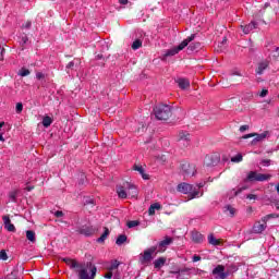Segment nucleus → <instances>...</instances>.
<instances>
[{
	"instance_id": "nucleus-1",
	"label": "nucleus",
	"mask_w": 279,
	"mask_h": 279,
	"mask_svg": "<svg viewBox=\"0 0 279 279\" xmlns=\"http://www.w3.org/2000/svg\"><path fill=\"white\" fill-rule=\"evenodd\" d=\"M70 269H74L78 279H95L97 276V266L93 262L80 263L77 259H73Z\"/></svg>"
},
{
	"instance_id": "nucleus-2",
	"label": "nucleus",
	"mask_w": 279,
	"mask_h": 279,
	"mask_svg": "<svg viewBox=\"0 0 279 279\" xmlns=\"http://www.w3.org/2000/svg\"><path fill=\"white\" fill-rule=\"evenodd\" d=\"M153 112L157 121H169V118L173 114V107L160 104L154 107Z\"/></svg>"
},
{
	"instance_id": "nucleus-3",
	"label": "nucleus",
	"mask_w": 279,
	"mask_h": 279,
	"mask_svg": "<svg viewBox=\"0 0 279 279\" xmlns=\"http://www.w3.org/2000/svg\"><path fill=\"white\" fill-rule=\"evenodd\" d=\"M195 38H197V34H192L191 36L185 38L181 44H179L177 47L172 49H168L163 53V58H171L172 56H178V53H180V51H182L183 49H186V47H189V44L193 43Z\"/></svg>"
},
{
	"instance_id": "nucleus-4",
	"label": "nucleus",
	"mask_w": 279,
	"mask_h": 279,
	"mask_svg": "<svg viewBox=\"0 0 279 279\" xmlns=\"http://www.w3.org/2000/svg\"><path fill=\"white\" fill-rule=\"evenodd\" d=\"M177 191L183 193V195H189L190 199H195L199 195V191L195 190V186L185 182L180 183L177 186Z\"/></svg>"
},
{
	"instance_id": "nucleus-5",
	"label": "nucleus",
	"mask_w": 279,
	"mask_h": 279,
	"mask_svg": "<svg viewBox=\"0 0 279 279\" xmlns=\"http://www.w3.org/2000/svg\"><path fill=\"white\" fill-rule=\"evenodd\" d=\"M269 180H271V174L250 171L243 182H269Z\"/></svg>"
},
{
	"instance_id": "nucleus-6",
	"label": "nucleus",
	"mask_w": 279,
	"mask_h": 279,
	"mask_svg": "<svg viewBox=\"0 0 279 279\" xmlns=\"http://www.w3.org/2000/svg\"><path fill=\"white\" fill-rule=\"evenodd\" d=\"M97 232H99V228L88 225H84L76 229V233L85 236L86 239H90V236H94V234H97Z\"/></svg>"
},
{
	"instance_id": "nucleus-7",
	"label": "nucleus",
	"mask_w": 279,
	"mask_h": 279,
	"mask_svg": "<svg viewBox=\"0 0 279 279\" xmlns=\"http://www.w3.org/2000/svg\"><path fill=\"white\" fill-rule=\"evenodd\" d=\"M158 246H150L144 251L143 256L140 257V262L142 265H147V263H151L154 260V254H158Z\"/></svg>"
},
{
	"instance_id": "nucleus-8",
	"label": "nucleus",
	"mask_w": 279,
	"mask_h": 279,
	"mask_svg": "<svg viewBox=\"0 0 279 279\" xmlns=\"http://www.w3.org/2000/svg\"><path fill=\"white\" fill-rule=\"evenodd\" d=\"M181 171H182V175H184V178H193V175H195V173H197V170H195V165L190 163V162L182 163Z\"/></svg>"
},
{
	"instance_id": "nucleus-9",
	"label": "nucleus",
	"mask_w": 279,
	"mask_h": 279,
	"mask_svg": "<svg viewBox=\"0 0 279 279\" xmlns=\"http://www.w3.org/2000/svg\"><path fill=\"white\" fill-rule=\"evenodd\" d=\"M221 158L218 155H207L205 157V165L206 167H217Z\"/></svg>"
},
{
	"instance_id": "nucleus-10",
	"label": "nucleus",
	"mask_w": 279,
	"mask_h": 279,
	"mask_svg": "<svg viewBox=\"0 0 279 279\" xmlns=\"http://www.w3.org/2000/svg\"><path fill=\"white\" fill-rule=\"evenodd\" d=\"M213 275L214 276H219L220 279H226L228 278V272L226 270V266L223 265H218L213 269Z\"/></svg>"
},
{
	"instance_id": "nucleus-11",
	"label": "nucleus",
	"mask_w": 279,
	"mask_h": 279,
	"mask_svg": "<svg viewBox=\"0 0 279 279\" xmlns=\"http://www.w3.org/2000/svg\"><path fill=\"white\" fill-rule=\"evenodd\" d=\"M80 64H82V60L81 59L76 58V59L70 61L65 65V73H68V75H71V71H75V69H77V66H80Z\"/></svg>"
},
{
	"instance_id": "nucleus-12",
	"label": "nucleus",
	"mask_w": 279,
	"mask_h": 279,
	"mask_svg": "<svg viewBox=\"0 0 279 279\" xmlns=\"http://www.w3.org/2000/svg\"><path fill=\"white\" fill-rule=\"evenodd\" d=\"M267 230V222L260 223V222H255L253 228H252V233L253 234H263Z\"/></svg>"
},
{
	"instance_id": "nucleus-13",
	"label": "nucleus",
	"mask_w": 279,
	"mask_h": 279,
	"mask_svg": "<svg viewBox=\"0 0 279 279\" xmlns=\"http://www.w3.org/2000/svg\"><path fill=\"white\" fill-rule=\"evenodd\" d=\"M2 219L4 221V229L8 230V232H16V227H14L12 220H10V216H3Z\"/></svg>"
},
{
	"instance_id": "nucleus-14",
	"label": "nucleus",
	"mask_w": 279,
	"mask_h": 279,
	"mask_svg": "<svg viewBox=\"0 0 279 279\" xmlns=\"http://www.w3.org/2000/svg\"><path fill=\"white\" fill-rule=\"evenodd\" d=\"M269 136V131H265L262 134L255 133V138L251 141V145L254 146L256 143H260L262 141H265Z\"/></svg>"
},
{
	"instance_id": "nucleus-15",
	"label": "nucleus",
	"mask_w": 279,
	"mask_h": 279,
	"mask_svg": "<svg viewBox=\"0 0 279 279\" xmlns=\"http://www.w3.org/2000/svg\"><path fill=\"white\" fill-rule=\"evenodd\" d=\"M175 82L181 90H186V88H191V81H189V78L181 77L178 78Z\"/></svg>"
},
{
	"instance_id": "nucleus-16",
	"label": "nucleus",
	"mask_w": 279,
	"mask_h": 279,
	"mask_svg": "<svg viewBox=\"0 0 279 279\" xmlns=\"http://www.w3.org/2000/svg\"><path fill=\"white\" fill-rule=\"evenodd\" d=\"M258 27V23L256 22H251L247 25L243 26L241 25V29L243 31V34H250L253 29H256Z\"/></svg>"
},
{
	"instance_id": "nucleus-17",
	"label": "nucleus",
	"mask_w": 279,
	"mask_h": 279,
	"mask_svg": "<svg viewBox=\"0 0 279 279\" xmlns=\"http://www.w3.org/2000/svg\"><path fill=\"white\" fill-rule=\"evenodd\" d=\"M172 243H173V238L166 236L165 240L158 242V244L155 245V247H159V250H162L167 247V245H171Z\"/></svg>"
},
{
	"instance_id": "nucleus-18",
	"label": "nucleus",
	"mask_w": 279,
	"mask_h": 279,
	"mask_svg": "<svg viewBox=\"0 0 279 279\" xmlns=\"http://www.w3.org/2000/svg\"><path fill=\"white\" fill-rule=\"evenodd\" d=\"M192 241L194 243H204V235L198 231H192Z\"/></svg>"
},
{
	"instance_id": "nucleus-19",
	"label": "nucleus",
	"mask_w": 279,
	"mask_h": 279,
	"mask_svg": "<svg viewBox=\"0 0 279 279\" xmlns=\"http://www.w3.org/2000/svg\"><path fill=\"white\" fill-rule=\"evenodd\" d=\"M133 170L138 171L143 180H149V174L145 173V168H143V166L134 165Z\"/></svg>"
},
{
	"instance_id": "nucleus-20",
	"label": "nucleus",
	"mask_w": 279,
	"mask_h": 279,
	"mask_svg": "<svg viewBox=\"0 0 279 279\" xmlns=\"http://www.w3.org/2000/svg\"><path fill=\"white\" fill-rule=\"evenodd\" d=\"M269 66V61H262L258 63L256 73L257 75H263V73L265 72V70Z\"/></svg>"
},
{
	"instance_id": "nucleus-21",
	"label": "nucleus",
	"mask_w": 279,
	"mask_h": 279,
	"mask_svg": "<svg viewBox=\"0 0 279 279\" xmlns=\"http://www.w3.org/2000/svg\"><path fill=\"white\" fill-rule=\"evenodd\" d=\"M104 232L96 240L97 243H106V239H108V236H110V229H108V227L104 228Z\"/></svg>"
},
{
	"instance_id": "nucleus-22",
	"label": "nucleus",
	"mask_w": 279,
	"mask_h": 279,
	"mask_svg": "<svg viewBox=\"0 0 279 279\" xmlns=\"http://www.w3.org/2000/svg\"><path fill=\"white\" fill-rule=\"evenodd\" d=\"M166 263H167V257H159L155 259L154 267L155 269H161L162 267H165Z\"/></svg>"
},
{
	"instance_id": "nucleus-23",
	"label": "nucleus",
	"mask_w": 279,
	"mask_h": 279,
	"mask_svg": "<svg viewBox=\"0 0 279 279\" xmlns=\"http://www.w3.org/2000/svg\"><path fill=\"white\" fill-rule=\"evenodd\" d=\"M162 208V205L160 203L151 204L148 208V215L154 216L156 215V210H160Z\"/></svg>"
},
{
	"instance_id": "nucleus-24",
	"label": "nucleus",
	"mask_w": 279,
	"mask_h": 279,
	"mask_svg": "<svg viewBox=\"0 0 279 279\" xmlns=\"http://www.w3.org/2000/svg\"><path fill=\"white\" fill-rule=\"evenodd\" d=\"M199 49H202V43L199 41L192 43L187 46V51L197 52Z\"/></svg>"
},
{
	"instance_id": "nucleus-25",
	"label": "nucleus",
	"mask_w": 279,
	"mask_h": 279,
	"mask_svg": "<svg viewBox=\"0 0 279 279\" xmlns=\"http://www.w3.org/2000/svg\"><path fill=\"white\" fill-rule=\"evenodd\" d=\"M117 193L120 199H128V192H125L122 185L117 186Z\"/></svg>"
},
{
	"instance_id": "nucleus-26",
	"label": "nucleus",
	"mask_w": 279,
	"mask_h": 279,
	"mask_svg": "<svg viewBox=\"0 0 279 279\" xmlns=\"http://www.w3.org/2000/svg\"><path fill=\"white\" fill-rule=\"evenodd\" d=\"M26 239L31 243H36V232L34 230H27L26 231Z\"/></svg>"
},
{
	"instance_id": "nucleus-27",
	"label": "nucleus",
	"mask_w": 279,
	"mask_h": 279,
	"mask_svg": "<svg viewBox=\"0 0 279 279\" xmlns=\"http://www.w3.org/2000/svg\"><path fill=\"white\" fill-rule=\"evenodd\" d=\"M78 186H86L88 184V179H86L85 173H81L78 175V181H77Z\"/></svg>"
},
{
	"instance_id": "nucleus-28",
	"label": "nucleus",
	"mask_w": 279,
	"mask_h": 279,
	"mask_svg": "<svg viewBox=\"0 0 279 279\" xmlns=\"http://www.w3.org/2000/svg\"><path fill=\"white\" fill-rule=\"evenodd\" d=\"M227 274L228 276H231V274H236V271H239V266H236L235 264H230L227 266Z\"/></svg>"
},
{
	"instance_id": "nucleus-29",
	"label": "nucleus",
	"mask_w": 279,
	"mask_h": 279,
	"mask_svg": "<svg viewBox=\"0 0 279 279\" xmlns=\"http://www.w3.org/2000/svg\"><path fill=\"white\" fill-rule=\"evenodd\" d=\"M223 213H229L230 217H234V215H236V209L232 207V205H226L223 207Z\"/></svg>"
},
{
	"instance_id": "nucleus-30",
	"label": "nucleus",
	"mask_w": 279,
	"mask_h": 279,
	"mask_svg": "<svg viewBox=\"0 0 279 279\" xmlns=\"http://www.w3.org/2000/svg\"><path fill=\"white\" fill-rule=\"evenodd\" d=\"M41 123H43L44 128H51V123H53V120H52L51 117L45 116L43 118V122Z\"/></svg>"
},
{
	"instance_id": "nucleus-31",
	"label": "nucleus",
	"mask_w": 279,
	"mask_h": 279,
	"mask_svg": "<svg viewBox=\"0 0 279 279\" xmlns=\"http://www.w3.org/2000/svg\"><path fill=\"white\" fill-rule=\"evenodd\" d=\"M123 243H128V235H125V234L118 235V238L116 240V244L123 245Z\"/></svg>"
},
{
	"instance_id": "nucleus-32",
	"label": "nucleus",
	"mask_w": 279,
	"mask_h": 279,
	"mask_svg": "<svg viewBox=\"0 0 279 279\" xmlns=\"http://www.w3.org/2000/svg\"><path fill=\"white\" fill-rule=\"evenodd\" d=\"M179 141H185L186 143H189V141H191V134H189V132H180Z\"/></svg>"
},
{
	"instance_id": "nucleus-33",
	"label": "nucleus",
	"mask_w": 279,
	"mask_h": 279,
	"mask_svg": "<svg viewBox=\"0 0 279 279\" xmlns=\"http://www.w3.org/2000/svg\"><path fill=\"white\" fill-rule=\"evenodd\" d=\"M131 47H132L133 51H136V50L141 49L143 47V40L135 39L133 41V44L131 45Z\"/></svg>"
},
{
	"instance_id": "nucleus-34",
	"label": "nucleus",
	"mask_w": 279,
	"mask_h": 279,
	"mask_svg": "<svg viewBox=\"0 0 279 279\" xmlns=\"http://www.w3.org/2000/svg\"><path fill=\"white\" fill-rule=\"evenodd\" d=\"M119 265H121V262L112 259L111 265L108 267V271H114V269H119Z\"/></svg>"
},
{
	"instance_id": "nucleus-35",
	"label": "nucleus",
	"mask_w": 279,
	"mask_h": 279,
	"mask_svg": "<svg viewBox=\"0 0 279 279\" xmlns=\"http://www.w3.org/2000/svg\"><path fill=\"white\" fill-rule=\"evenodd\" d=\"M20 45L22 47V51L25 49V46L27 45V43H29V37H27V34H24L22 37H20Z\"/></svg>"
},
{
	"instance_id": "nucleus-36",
	"label": "nucleus",
	"mask_w": 279,
	"mask_h": 279,
	"mask_svg": "<svg viewBox=\"0 0 279 279\" xmlns=\"http://www.w3.org/2000/svg\"><path fill=\"white\" fill-rule=\"evenodd\" d=\"M279 218V215L278 214H269V215H266L262 218V221L264 223H267L269 221V219H278Z\"/></svg>"
},
{
	"instance_id": "nucleus-37",
	"label": "nucleus",
	"mask_w": 279,
	"mask_h": 279,
	"mask_svg": "<svg viewBox=\"0 0 279 279\" xmlns=\"http://www.w3.org/2000/svg\"><path fill=\"white\" fill-rule=\"evenodd\" d=\"M247 189H250V185L247 184V182H244V185L240 186V187L234 192V196L236 197V195H241V193H243V191H247Z\"/></svg>"
},
{
	"instance_id": "nucleus-38",
	"label": "nucleus",
	"mask_w": 279,
	"mask_h": 279,
	"mask_svg": "<svg viewBox=\"0 0 279 279\" xmlns=\"http://www.w3.org/2000/svg\"><path fill=\"white\" fill-rule=\"evenodd\" d=\"M208 243H209V245H219V240H217V238H215V234L210 233L208 235Z\"/></svg>"
},
{
	"instance_id": "nucleus-39",
	"label": "nucleus",
	"mask_w": 279,
	"mask_h": 279,
	"mask_svg": "<svg viewBox=\"0 0 279 279\" xmlns=\"http://www.w3.org/2000/svg\"><path fill=\"white\" fill-rule=\"evenodd\" d=\"M138 226H141V221H138V220H131V221L126 222V227L129 229L136 228Z\"/></svg>"
},
{
	"instance_id": "nucleus-40",
	"label": "nucleus",
	"mask_w": 279,
	"mask_h": 279,
	"mask_svg": "<svg viewBox=\"0 0 279 279\" xmlns=\"http://www.w3.org/2000/svg\"><path fill=\"white\" fill-rule=\"evenodd\" d=\"M126 186H128L129 191H132L133 197H135V195H138V191L136 190V185H134L132 183H126Z\"/></svg>"
},
{
	"instance_id": "nucleus-41",
	"label": "nucleus",
	"mask_w": 279,
	"mask_h": 279,
	"mask_svg": "<svg viewBox=\"0 0 279 279\" xmlns=\"http://www.w3.org/2000/svg\"><path fill=\"white\" fill-rule=\"evenodd\" d=\"M32 72L29 71V69H26V68H22L20 71H19V75L21 77H27V75H29Z\"/></svg>"
},
{
	"instance_id": "nucleus-42",
	"label": "nucleus",
	"mask_w": 279,
	"mask_h": 279,
	"mask_svg": "<svg viewBox=\"0 0 279 279\" xmlns=\"http://www.w3.org/2000/svg\"><path fill=\"white\" fill-rule=\"evenodd\" d=\"M189 271H191V268H181L179 270H175L174 274L177 278H180V274H189Z\"/></svg>"
},
{
	"instance_id": "nucleus-43",
	"label": "nucleus",
	"mask_w": 279,
	"mask_h": 279,
	"mask_svg": "<svg viewBox=\"0 0 279 279\" xmlns=\"http://www.w3.org/2000/svg\"><path fill=\"white\" fill-rule=\"evenodd\" d=\"M243 160V155L239 153L238 155L231 158V162H241Z\"/></svg>"
},
{
	"instance_id": "nucleus-44",
	"label": "nucleus",
	"mask_w": 279,
	"mask_h": 279,
	"mask_svg": "<svg viewBox=\"0 0 279 279\" xmlns=\"http://www.w3.org/2000/svg\"><path fill=\"white\" fill-rule=\"evenodd\" d=\"M16 195H19L17 191H12L9 193V199H11V202H16Z\"/></svg>"
},
{
	"instance_id": "nucleus-45",
	"label": "nucleus",
	"mask_w": 279,
	"mask_h": 279,
	"mask_svg": "<svg viewBox=\"0 0 279 279\" xmlns=\"http://www.w3.org/2000/svg\"><path fill=\"white\" fill-rule=\"evenodd\" d=\"M15 112L16 114H21V112H23V102H17L15 105Z\"/></svg>"
},
{
	"instance_id": "nucleus-46",
	"label": "nucleus",
	"mask_w": 279,
	"mask_h": 279,
	"mask_svg": "<svg viewBox=\"0 0 279 279\" xmlns=\"http://www.w3.org/2000/svg\"><path fill=\"white\" fill-rule=\"evenodd\" d=\"M259 163L263 167H270L271 166V159H262Z\"/></svg>"
},
{
	"instance_id": "nucleus-47",
	"label": "nucleus",
	"mask_w": 279,
	"mask_h": 279,
	"mask_svg": "<svg viewBox=\"0 0 279 279\" xmlns=\"http://www.w3.org/2000/svg\"><path fill=\"white\" fill-rule=\"evenodd\" d=\"M83 204L84 206H89V204H95V199L90 197H85Z\"/></svg>"
},
{
	"instance_id": "nucleus-48",
	"label": "nucleus",
	"mask_w": 279,
	"mask_h": 279,
	"mask_svg": "<svg viewBox=\"0 0 279 279\" xmlns=\"http://www.w3.org/2000/svg\"><path fill=\"white\" fill-rule=\"evenodd\" d=\"M0 260H8V253L5 250L0 251Z\"/></svg>"
},
{
	"instance_id": "nucleus-49",
	"label": "nucleus",
	"mask_w": 279,
	"mask_h": 279,
	"mask_svg": "<svg viewBox=\"0 0 279 279\" xmlns=\"http://www.w3.org/2000/svg\"><path fill=\"white\" fill-rule=\"evenodd\" d=\"M61 260L62 263H65L66 265H69V267H71V263H73L74 259H72L71 257H62Z\"/></svg>"
},
{
	"instance_id": "nucleus-50",
	"label": "nucleus",
	"mask_w": 279,
	"mask_h": 279,
	"mask_svg": "<svg viewBox=\"0 0 279 279\" xmlns=\"http://www.w3.org/2000/svg\"><path fill=\"white\" fill-rule=\"evenodd\" d=\"M22 29H32V21H27L22 25Z\"/></svg>"
},
{
	"instance_id": "nucleus-51",
	"label": "nucleus",
	"mask_w": 279,
	"mask_h": 279,
	"mask_svg": "<svg viewBox=\"0 0 279 279\" xmlns=\"http://www.w3.org/2000/svg\"><path fill=\"white\" fill-rule=\"evenodd\" d=\"M253 97H254V94L246 93L242 99H244V101H250V99H252Z\"/></svg>"
},
{
	"instance_id": "nucleus-52",
	"label": "nucleus",
	"mask_w": 279,
	"mask_h": 279,
	"mask_svg": "<svg viewBox=\"0 0 279 279\" xmlns=\"http://www.w3.org/2000/svg\"><path fill=\"white\" fill-rule=\"evenodd\" d=\"M269 5H271V4H270L269 2H266V3L264 4L263 10H259V15L265 14V10H267V8H269Z\"/></svg>"
},
{
	"instance_id": "nucleus-53",
	"label": "nucleus",
	"mask_w": 279,
	"mask_h": 279,
	"mask_svg": "<svg viewBox=\"0 0 279 279\" xmlns=\"http://www.w3.org/2000/svg\"><path fill=\"white\" fill-rule=\"evenodd\" d=\"M192 260H193V263H199V260H202V256L195 254V255H193Z\"/></svg>"
},
{
	"instance_id": "nucleus-54",
	"label": "nucleus",
	"mask_w": 279,
	"mask_h": 279,
	"mask_svg": "<svg viewBox=\"0 0 279 279\" xmlns=\"http://www.w3.org/2000/svg\"><path fill=\"white\" fill-rule=\"evenodd\" d=\"M114 274H112V270H108V272L104 276L106 279H112Z\"/></svg>"
},
{
	"instance_id": "nucleus-55",
	"label": "nucleus",
	"mask_w": 279,
	"mask_h": 279,
	"mask_svg": "<svg viewBox=\"0 0 279 279\" xmlns=\"http://www.w3.org/2000/svg\"><path fill=\"white\" fill-rule=\"evenodd\" d=\"M267 95H269V90L268 89H262L259 97H267Z\"/></svg>"
},
{
	"instance_id": "nucleus-56",
	"label": "nucleus",
	"mask_w": 279,
	"mask_h": 279,
	"mask_svg": "<svg viewBox=\"0 0 279 279\" xmlns=\"http://www.w3.org/2000/svg\"><path fill=\"white\" fill-rule=\"evenodd\" d=\"M54 217H57V218L64 217V213L62 210H57L54 213Z\"/></svg>"
},
{
	"instance_id": "nucleus-57",
	"label": "nucleus",
	"mask_w": 279,
	"mask_h": 279,
	"mask_svg": "<svg viewBox=\"0 0 279 279\" xmlns=\"http://www.w3.org/2000/svg\"><path fill=\"white\" fill-rule=\"evenodd\" d=\"M246 199H258V196L256 194H247Z\"/></svg>"
},
{
	"instance_id": "nucleus-58",
	"label": "nucleus",
	"mask_w": 279,
	"mask_h": 279,
	"mask_svg": "<svg viewBox=\"0 0 279 279\" xmlns=\"http://www.w3.org/2000/svg\"><path fill=\"white\" fill-rule=\"evenodd\" d=\"M36 77H37L38 80H45V73H43V72H37V73H36Z\"/></svg>"
},
{
	"instance_id": "nucleus-59",
	"label": "nucleus",
	"mask_w": 279,
	"mask_h": 279,
	"mask_svg": "<svg viewBox=\"0 0 279 279\" xmlns=\"http://www.w3.org/2000/svg\"><path fill=\"white\" fill-rule=\"evenodd\" d=\"M254 136H256V133H250V134H246L244 136H242V138H254Z\"/></svg>"
},
{
	"instance_id": "nucleus-60",
	"label": "nucleus",
	"mask_w": 279,
	"mask_h": 279,
	"mask_svg": "<svg viewBox=\"0 0 279 279\" xmlns=\"http://www.w3.org/2000/svg\"><path fill=\"white\" fill-rule=\"evenodd\" d=\"M246 130H250V125L244 124V125L240 126V132H245Z\"/></svg>"
},
{
	"instance_id": "nucleus-61",
	"label": "nucleus",
	"mask_w": 279,
	"mask_h": 279,
	"mask_svg": "<svg viewBox=\"0 0 279 279\" xmlns=\"http://www.w3.org/2000/svg\"><path fill=\"white\" fill-rule=\"evenodd\" d=\"M194 271L196 275L205 274V271L199 268H194Z\"/></svg>"
},
{
	"instance_id": "nucleus-62",
	"label": "nucleus",
	"mask_w": 279,
	"mask_h": 279,
	"mask_svg": "<svg viewBox=\"0 0 279 279\" xmlns=\"http://www.w3.org/2000/svg\"><path fill=\"white\" fill-rule=\"evenodd\" d=\"M113 279H121V272L119 271L114 272Z\"/></svg>"
},
{
	"instance_id": "nucleus-63",
	"label": "nucleus",
	"mask_w": 279,
	"mask_h": 279,
	"mask_svg": "<svg viewBox=\"0 0 279 279\" xmlns=\"http://www.w3.org/2000/svg\"><path fill=\"white\" fill-rule=\"evenodd\" d=\"M95 60H104V61H106V59L104 58V54H97L95 57Z\"/></svg>"
},
{
	"instance_id": "nucleus-64",
	"label": "nucleus",
	"mask_w": 279,
	"mask_h": 279,
	"mask_svg": "<svg viewBox=\"0 0 279 279\" xmlns=\"http://www.w3.org/2000/svg\"><path fill=\"white\" fill-rule=\"evenodd\" d=\"M274 204H275V206H276V208H277V210H279V201H274Z\"/></svg>"
}]
</instances>
